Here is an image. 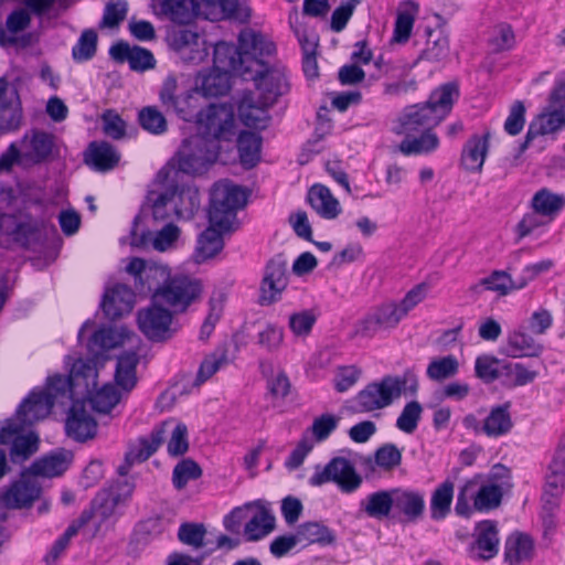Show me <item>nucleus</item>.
<instances>
[{
	"instance_id": "25",
	"label": "nucleus",
	"mask_w": 565,
	"mask_h": 565,
	"mask_svg": "<svg viewBox=\"0 0 565 565\" xmlns=\"http://www.w3.org/2000/svg\"><path fill=\"white\" fill-rule=\"evenodd\" d=\"M393 509L404 516L405 522L418 521L425 512L424 494L408 489H393Z\"/></svg>"
},
{
	"instance_id": "26",
	"label": "nucleus",
	"mask_w": 565,
	"mask_h": 565,
	"mask_svg": "<svg viewBox=\"0 0 565 565\" xmlns=\"http://www.w3.org/2000/svg\"><path fill=\"white\" fill-rule=\"evenodd\" d=\"M98 377V373L96 372V379ZM75 395H81L85 397H89L93 408L97 413L108 414L110 411L119 403L120 394L117 388L110 384L106 383L100 388H98V382L96 381V385L84 392L83 387L77 390H70V398H73Z\"/></svg>"
},
{
	"instance_id": "46",
	"label": "nucleus",
	"mask_w": 565,
	"mask_h": 565,
	"mask_svg": "<svg viewBox=\"0 0 565 565\" xmlns=\"http://www.w3.org/2000/svg\"><path fill=\"white\" fill-rule=\"evenodd\" d=\"M454 489V482L447 479L433 491L430 498V516L433 520H443L450 513Z\"/></svg>"
},
{
	"instance_id": "53",
	"label": "nucleus",
	"mask_w": 565,
	"mask_h": 565,
	"mask_svg": "<svg viewBox=\"0 0 565 565\" xmlns=\"http://www.w3.org/2000/svg\"><path fill=\"white\" fill-rule=\"evenodd\" d=\"M439 145V139L436 134L431 130H424L418 138H405L399 143V150L404 154H418L423 152H430L435 150Z\"/></svg>"
},
{
	"instance_id": "43",
	"label": "nucleus",
	"mask_w": 565,
	"mask_h": 565,
	"mask_svg": "<svg viewBox=\"0 0 565 565\" xmlns=\"http://www.w3.org/2000/svg\"><path fill=\"white\" fill-rule=\"evenodd\" d=\"M159 7L161 13L172 22L186 24L195 17L198 2L195 0H162Z\"/></svg>"
},
{
	"instance_id": "31",
	"label": "nucleus",
	"mask_w": 565,
	"mask_h": 565,
	"mask_svg": "<svg viewBox=\"0 0 565 565\" xmlns=\"http://www.w3.org/2000/svg\"><path fill=\"white\" fill-rule=\"evenodd\" d=\"M170 422H163L161 426L154 428L149 437H141L138 444L130 447L126 454L125 461L129 465L135 462H143L148 460L159 448L164 439L166 427Z\"/></svg>"
},
{
	"instance_id": "44",
	"label": "nucleus",
	"mask_w": 565,
	"mask_h": 565,
	"mask_svg": "<svg viewBox=\"0 0 565 565\" xmlns=\"http://www.w3.org/2000/svg\"><path fill=\"white\" fill-rule=\"evenodd\" d=\"M18 99L17 90L11 92V97H8V82L4 78H0V113L2 120L0 122V129L12 130L19 127L21 119V111L18 108V104L13 106L12 97Z\"/></svg>"
},
{
	"instance_id": "33",
	"label": "nucleus",
	"mask_w": 565,
	"mask_h": 565,
	"mask_svg": "<svg viewBox=\"0 0 565 565\" xmlns=\"http://www.w3.org/2000/svg\"><path fill=\"white\" fill-rule=\"evenodd\" d=\"M263 105V99L255 102L250 92L245 93L238 103V115L243 124L255 129H265L267 127L269 116L267 108Z\"/></svg>"
},
{
	"instance_id": "6",
	"label": "nucleus",
	"mask_w": 565,
	"mask_h": 565,
	"mask_svg": "<svg viewBox=\"0 0 565 565\" xmlns=\"http://www.w3.org/2000/svg\"><path fill=\"white\" fill-rule=\"evenodd\" d=\"M220 145L195 134L183 140L178 151V168L188 174L204 172L218 157Z\"/></svg>"
},
{
	"instance_id": "29",
	"label": "nucleus",
	"mask_w": 565,
	"mask_h": 565,
	"mask_svg": "<svg viewBox=\"0 0 565 565\" xmlns=\"http://www.w3.org/2000/svg\"><path fill=\"white\" fill-rule=\"evenodd\" d=\"M119 159V152L107 141H93L85 152V163L100 172L114 169Z\"/></svg>"
},
{
	"instance_id": "50",
	"label": "nucleus",
	"mask_w": 565,
	"mask_h": 565,
	"mask_svg": "<svg viewBox=\"0 0 565 565\" xmlns=\"http://www.w3.org/2000/svg\"><path fill=\"white\" fill-rule=\"evenodd\" d=\"M171 276L170 269L166 265L149 264L147 267L143 279L139 281L136 287L138 292H151L152 296L167 284Z\"/></svg>"
},
{
	"instance_id": "9",
	"label": "nucleus",
	"mask_w": 565,
	"mask_h": 565,
	"mask_svg": "<svg viewBox=\"0 0 565 565\" xmlns=\"http://www.w3.org/2000/svg\"><path fill=\"white\" fill-rule=\"evenodd\" d=\"M173 204L174 214L179 220H190L200 207L199 193L192 190H181L178 192L175 183H169L162 193H160L152 205V214L156 220H167L169 213L167 206Z\"/></svg>"
},
{
	"instance_id": "11",
	"label": "nucleus",
	"mask_w": 565,
	"mask_h": 565,
	"mask_svg": "<svg viewBox=\"0 0 565 565\" xmlns=\"http://www.w3.org/2000/svg\"><path fill=\"white\" fill-rule=\"evenodd\" d=\"M201 291L199 280L184 275L170 276L167 284L153 295V302L167 305L175 312H183L200 297Z\"/></svg>"
},
{
	"instance_id": "49",
	"label": "nucleus",
	"mask_w": 565,
	"mask_h": 565,
	"mask_svg": "<svg viewBox=\"0 0 565 565\" xmlns=\"http://www.w3.org/2000/svg\"><path fill=\"white\" fill-rule=\"evenodd\" d=\"M363 511L374 519L382 520L387 518L393 509V490L376 491L367 495L361 503Z\"/></svg>"
},
{
	"instance_id": "64",
	"label": "nucleus",
	"mask_w": 565,
	"mask_h": 565,
	"mask_svg": "<svg viewBox=\"0 0 565 565\" xmlns=\"http://www.w3.org/2000/svg\"><path fill=\"white\" fill-rule=\"evenodd\" d=\"M128 4L125 0H110L104 10L99 28H117L126 18Z\"/></svg>"
},
{
	"instance_id": "8",
	"label": "nucleus",
	"mask_w": 565,
	"mask_h": 565,
	"mask_svg": "<svg viewBox=\"0 0 565 565\" xmlns=\"http://www.w3.org/2000/svg\"><path fill=\"white\" fill-rule=\"evenodd\" d=\"M328 482L335 483L344 493H351L360 488L362 477L349 459L334 457L324 467L316 466L315 473L309 479V483L313 487Z\"/></svg>"
},
{
	"instance_id": "17",
	"label": "nucleus",
	"mask_w": 565,
	"mask_h": 565,
	"mask_svg": "<svg viewBox=\"0 0 565 565\" xmlns=\"http://www.w3.org/2000/svg\"><path fill=\"white\" fill-rule=\"evenodd\" d=\"M40 494L41 484L29 470H25L19 480L1 493L0 510L29 508L39 499Z\"/></svg>"
},
{
	"instance_id": "60",
	"label": "nucleus",
	"mask_w": 565,
	"mask_h": 565,
	"mask_svg": "<svg viewBox=\"0 0 565 565\" xmlns=\"http://www.w3.org/2000/svg\"><path fill=\"white\" fill-rule=\"evenodd\" d=\"M140 126L153 135H161L167 131V120L161 111L153 106L143 107L138 115Z\"/></svg>"
},
{
	"instance_id": "27",
	"label": "nucleus",
	"mask_w": 565,
	"mask_h": 565,
	"mask_svg": "<svg viewBox=\"0 0 565 565\" xmlns=\"http://www.w3.org/2000/svg\"><path fill=\"white\" fill-rule=\"evenodd\" d=\"M73 460V454L66 449H58L35 460L28 469L34 478H53L64 473Z\"/></svg>"
},
{
	"instance_id": "4",
	"label": "nucleus",
	"mask_w": 565,
	"mask_h": 565,
	"mask_svg": "<svg viewBox=\"0 0 565 565\" xmlns=\"http://www.w3.org/2000/svg\"><path fill=\"white\" fill-rule=\"evenodd\" d=\"M196 134L207 140L231 141L235 136V114L232 105L211 104L196 115Z\"/></svg>"
},
{
	"instance_id": "13",
	"label": "nucleus",
	"mask_w": 565,
	"mask_h": 565,
	"mask_svg": "<svg viewBox=\"0 0 565 565\" xmlns=\"http://www.w3.org/2000/svg\"><path fill=\"white\" fill-rule=\"evenodd\" d=\"M137 321L140 331L153 342L167 341L177 332L172 312L158 302L139 310Z\"/></svg>"
},
{
	"instance_id": "45",
	"label": "nucleus",
	"mask_w": 565,
	"mask_h": 565,
	"mask_svg": "<svg viewBox=\"0 0 565 565\" xmlns=\"http://www.w3.org/2000/svg\"><path fill=\"white\" fill-rule=\"evenodd\" d=\"M297 537L300 543L332 545L335 542V534L327 525L309 521L300 524L297 529Z\"/></svg>"
},
{
	"instance_id": "15",
	"label": "nucleus",
	"mask_w": 565,
	"mask_h": 565,
	"mask_svg": "<svg viewBox=\"0 0 565 565\" xmlns=\"http://www.w3.org/2000/svg\"><path fill=\"white\" fill-rule=\"evenodd\" d=\"M40 226L30 215L20 218L13 214H0V246L11 248L18 245L28 248Z\"/></svg>"
},
{
	"instance_id": "30",
	"label": "nucleus",
	"mask_w": 565,
	"mask_h": 565,
	"mask_svg": "<svg viewBox=\"0 0 565 565\" xmlns=\"http://www.w3.org/2000/svg\"><path fill=\"white\" fill-rule=\"evenodd\" d=\"M230 73L226 70L213 67L199 73L195 81V90L204 97L223 96L230 90Z\"/></svg>"
},
{
	"instance_id": "56",
	"label": "nucleus",
	"mask_w": 565,
	"mask_h": 565,
	"mask_svg": "<svg viewBox=\"0 0 565 565\" xmlns=\"http://www.w3.org/2000/svg\"><path fill=\"white\" fill-rule=\"evenodd\" d=\"M459 363L456 356L447 355L433 360L427 366V376L437 382L445 381L458 373Z\"/></svg>"
},
{
	"instance_id": "62",
	"label": "nucleus",
	"mask_w": 565,
	"mask_h": 565,
	"mask_svg": "<svg viewBox=\"0 0 565 565\" xmlns=\"http://www.w3.org/2000/svg\"><path fill=\"white\" fill-rule=\"evenodd\" d=\"M489 44L494 53L511 50L515 44V34L510 24L500 23L493 28Z\"/></svg>"
},
{
	"instance_id": "7",
	"label": "nucleus",
	"mask_w": 565,
	"mask_h": 565,
	"mask_svg": "<svg viewBox=\"0 0 565 565\" xmlns=\"http://www.w3.org/2000/svg\"><path fill=\"white\" fill-rule=\"evenodd\" d=\"M14 419L0 422V445H10L9 456L13 463H22L39 450L40 437Z\"/></svg>"
},
{
	"instance_id": "21",
	"label": "nucleus",
	"mask_w": 565,
	"mask_h": 565,
	"mask_svg": "<svg viewBox=\"0 0 565 565\" xmlns=\"http://www.w3.org/2000/svg\"><path fill=\"white\" fill-rule=\"evenodd\" d=\"M135 305V292L125 284L116 282L105 289L102 309L110 320L130 313Z\"/></svg>"
},
{
	"instance_id": "19",
	"label": "nucleus",
	"mask_w": 565,
	"mask_h": 565,
	"mask_svg": "<svg viewBox=\"0 0 565 565\" xmlns=\"http://www.w3.org/2000/svg\"><path fill=\"white\" fill-rule=\"evenodd\" d=\"M246 508L254 510L253 515L244 526L246 541L256 542L270 534L276 526V519L269 504L263 500L246 503Z\"/></svg>"
},
{
	"instance_id": "37",
	"label": "nucleus",
	"mask_w": 565,
	"mask_h": 565,
	"mask_svg": "<svg viewBox=\"0 0 565 565\" xmlns=\"http://www.w3.org/2000/svg\"><path fill=\"white\" fill-rule=\"evenodd\" d=\"M475 547L478 551V557L484 561L491 559L498 554V527L493 521H482L477 525Z\"/></svg>"
},
{
	"instance_id": "23",
	"label": "nucleus",
	"mask_w": 565,
	"mask_h": 565,
	"mask_svg": "<svg viewBox=\"0 0 565 565\" xmlns=\"http://www.w3.org/2000/svg\"><path fill=\"white\" fill-rule=\"evenodd\" d=\"M205 41L191 30H180L173 34V45L181 58L191 64L203 62L209 55Z\"/></svg>"
},
{
	"instance_id": "52",
	"label": "nucleus",
	"mask_w": 565,
	"mask_h": 565,
	"mask_svg": "<svg viewBox=\"0 0 565 565\" xmlns=\"http://www.w3.org/2000/svg\"><path fill=\"white\" fill-rule=\"evenodd\" d=\"M484 289L497 291L502 296L508 295L512 290L522 289L525 287L524 280L520 278L512 279V277L503 270H494L489 277L482 279Z\"/></svg>"
},
{
	"instance_id": "48",
	"label": "nucleus",
	"mask_w": 565,
	"mask_h": 565,
	"mask_svg": "<svg viewBox=\"0 0 565 565\" xmlns=\"http://www.w3.org/2000/svg\"><path fill=\"white\" fill-rule=\"evenodd\" d=\"M225 231L226 230H221L217 225L210 223V226L203 231L198 238V257L204 260L220 253L224 245L222 233Z\"/></svg>"
},
{
	"instance_id": "41",
	"label": "nucleus",
	"mask_w": 565,
	"mask_h": 565,
	"mask_svg": "<svg viewBox=\"0 0 565 565\" xmlns=\"http://www.w3.org/2000/svg\"><path fill=\"white\" fill-rule=\"evenodd\" d=\"M543 345L524 331L515 330L509 334L505 353L511 358L539 356Z\"/></svg>"
},
{
	"instance_id": "16",
	"label": "nucleus",
	"mask_w": 565,
	"mask_h": 565,
	"mask_svg": "<svg viewBox=\"0 0 565 565\" xmlns=\"http://www.w3.org/2000/svg\"><path fill=\"white\" fill-rule=\"evenodd\" d=\"M395 381L384 376L380 382L367 384L352 399L351 409L355 413H370L387 407L396 398Z\"/></svg>"
},
{
	"instance_id": "39",
	"label": "nucleus",
	"mask_w": 565,
	"mask_h": 565,
	"mask_svg": "<svg viewBox=\"0 0 565 565\" xmlns=\"http://www.w3.org/2000/svg\"><path fill=\"white\" fill-rule=\"evenodd\" d=\"M513 422L510 414V403L492 407L484 418L481 431L488 437H500L510 433Z\"/></svg>"
},
{
	"instance_id": "36",
	"label": "nucleus",
	"mask_w": 565,
	"mask_h": 565,
	"mask_svg": "<svg viewBox=\"0 0 565 565\" xmlns=\"http://www.w3.org/2000/svg\"><path fill=\"white\" fill-rule=\"evenodd\" d=\"M308 202L323 218L333 220L341 213L339 201L322 184H315L308 192Z\"/></svg>"
},
{
	"instance_id": "38",
	"label": "nucleus",
	"mask_w": 565,
	"mask_h": 565,
	"mask_svg": "<svg viewBox=\"0 0 565 565\" xmlns=\"http://www.w3.org/2000/svg\"><path fill=\"white\" fill-rule=\"evenodd\" d=\"M139 364V355L135 351H125L117 359L115 382L125 392H130L137 384L136 369Z\"/></svg>"
},
{
	"instance_id": "1",
	"label": "nucleus",
	"mask_w": 565,
	"mask_h": 565,
	"mask_svg": "<svg viewBox=\"0 0 565 565\" xmlns=\"http://www.w3.org/2000/svg\"><path fill=\"white\" fill-rule=\"evenodd\" d=\"M96 385V366L90 360H76L67 376L53 375L46 380L45 387H35L20 403L10 419L26 427L46 418L56 401L70 397V390L79 387L87 392Z\"/></svg>"
},
{
	"instance_id": "51",
	"label": "nucleus",
	"mask_w": 565,
	"mask_h": 565,
	"mask_svg": "<svg viewBox=\"0 0 565 565\" xmlns=\"http://www.w3.org/2000/svg\"><path fill=\"white\" fill-rule=\"evenodd\" d=\"M121 501L120 493H114L110 490H100L92 500V507L96 518L99 519L98 526L114 515L115 510Z\"/></svg>"
},
{
	"instance_id": "20",
	"label": "nucleus",
	"mask_w": 565,
	"mask_h": 565,
	"mask_svg": "<svg viewBox=\"0 0 565 565\" xmlns=\"http://www.w3.org/2000/svg\"><path fill=\"white\" fill-rule=\"evenodd\" d=\"M65 431L70 438L78 443L93 439L97 434V422L78 401L72 404L67 413Z\"/></svg>"
},
{
	"instance_id": "32",
	"label": "nucleus",
	"mask_w": 565,
	"mask_h": 565,
	"mask_svg": "<svg viewBox=\"0 0 565 565\" xmlns=\"http://www.w3.org/2000/svg\"><path fill=\"white\" fill-rule=\"evenodd\" d=\"M565 486V435L547 467L543 493L563 494Z\"/></svg>"
},
{
	"instance_id": "10",
	"label": "nucleus",
	"mask_w": 565,
	"mask_h": 565,
	"mask_svg": "<svg viewBox=\"0 0 565 565\" xmlns=\"http://www.w3.org/2000/svg\"><path fill=\"white\" fill-rule=\"evenodd\" d=\"M248 76L255 82L263 105L271 106L279 96L286 94L289 85L282 71L269 66L264 57H257L253 66H247Z\"/></svg>"
},
{
	"instance_id": "24",
	"label": "nucleus",
	"mask_w": 565,
	"mask_h": 565,
	"mask_svg": "<svg viewBox=\"0 0 565 565\" xmlns=\"http://www.w3.org/2000/svg\"><path fill=\"white\" fill-rule=\"evenodd\" d=\"M565 127V111L562 109H553L537 116L535 120H533L527 129L525 140L519 147L518 157L523 153L531 141L539 137L547 134H553L557 130H561Z\"/></svg>"
},
{
	"instance_id": "40",
	"label": "nucleus",
	"mask_w": 565,
	"mask_h": 565,
	"mask_svg": "<svg viewBox=\"0 0 565 565\" xmlns=\"http://www.w3.org/2000/svg\"><path fill=\"white\" fill-rule=\"evenodd\" d=\"M459 98V86L455 82L440 85L431 92L426 102L435 114L443 120L452 109Z\"/></svg>"
},
{
	"instance_id": "61",
	"label": "nucleus",
	"mask_w": 565,
	"mask_h": 565,
	"mask_svg": "<svg viewBox=\"0 0 565 565\" xmlns=\"http://www.w3.org/2000/svg\"><path fill=\"white\" fill-rule=\"evenodd\" d=\"M206 535V527L202 523H182L178 531V539L185 545L192 546L198 550L205 545L204 539Z\"/></svg>"
},
{
	"instance_id": "34",
	"label": "nucleus",
	"mask_w": 565,
	"mask_h": 565,
	"mask_svg": "<svg viewBox=\"0 0 565 565\" xmlns=\"http://www.w3.org/2000/svg\"><path fill=\"white\" fill-rule=\"evenodd\" d=\"M127 337L128 330L125 328L118 330L114 327H102L92 334L87 348L95 358H99L108 350L122 344Z\"/></svg>"
},
{
	"instance_id": "14",
	"label": "nucleus",
	"mask_w": 565,
	"mask_h": 565,
	"mask_svg": "<svg viewBox=\"0 0 565 565\" xmlns=\"http://www.w3.org/2000/svg\"><path fill=\"white\" fill-rule=\"evenodd\" d=\"M287 259L282 254L271 257L264 268V276L259 287V303L269 306L279 300L287 288L289 276Z\"/></svg>"
},
{
	"instance_id": "59",
	"label": "nucleus",
	"mask_w": 565,
	"mask_h": 565,
	"mask_svg": "<svg viewBox=\"0 0 565 565\" xmlns=\"http://www.w3.org/2000/svg\"><path fill=\"white\" fill-rule=\"evenodd\" d=\"M475 371L484 383H492L502 377L503 363L493 356L480 355L476 360Z\"/></svg>"
},
{
	"instance_id": "12",
	"label": "nucleus",
	"mask_w": 565,
	"mask_h": 565,
	"mask_svg": "<svg viewBox=\"0 0 565 565\" xmlns=\"http://www.w3.org/2000/svg\"><path fill=\"white\" fill-rule=\"evenodd\" d=\"M404 319L397 301H384L371 308L355 324V334L372 338L380 331H391L397 328Z\"/></svg>"
},
{
	"instance_id": "18",
	"label": "nucleus",
	"mask_w": 565,
	"mask_h": 565,
	"mask_svg": "<svg viewBox=\"0 0 565 565\" xmlns=\"http://www.w3.org/2000/svg\"><path fill=\"white\" fill-rule=\"evenodd\" d=\"M441 121L427 103L407 106L398 119L395 132L411 136L419 130H431Z\"/></svg>"
},
{
	"instance_id": "55",
	"label": "nucleus",
	"mask_w": 565,
	"mask_h": 565,
	"mask_svg": "<svg viewBox=\"0 0 565 565\" xmlns=\"http://www.w3.org/2000/svg\"><path fill=\"white\" fill-rule=\"evenodd\" d=\"M97 40L98 36L95 30H84L72 49L73 60L79 63L92 60L97 51Z\"/></svg>"
},
{
	"instance_id": "5",
	"label": "nucleus",
	"mask_w": 565,
	"mask_h": 565,
	"mask_svg": "<svg viewBox=\"0 0 565 565\" xmlns=\"http://www.w3.org/2000/svg\"><path fill=\"white\" fill-rule=\"evenodd\" d=\"M220 145L195 134L183 140L178 151V168L188 174L204 172L218 157Z\"/></svg>"
},
{
	"instance_id": "2",
	"label": "nucleus",
	"mask_w": 565,
	"mask_h": 565,
	"mask_svg": "<svg viewBox=\"0 0 565 565\" xmlns=\"http://www.w3.org/2000/svg\"><path fill=\"white\" fill-rule=\"evenodd\" d=\"M238 43V47L226 42L216 43L213 49V67L239 73L247 78V66H253L257 57L271 56L276 52L270 40L253 30L242 31Z\"/></svg>"
},
{
	"instance_id": "22",
	"label": "nucleus",
	"mask_w": 565,
	"mask_h": 565,
	"mask_svg": "<svg viewBox=\"0 0 565 565\" xmlns=\"http://www.w3.org/2000/svg\"><path fill=\"white\" fill-rule=\"evenodd\" d=\"M109 54L117 63L128 62L130 68L136 72H145L156 65L154 56L149 50L138 45L130 46L125 41L115 43L110 47Z\"/></svg>"
},
{
	"instance_id": "35",
	"label": "nucleus",
	"mask_w": 565,
	"mask_h": 565,
	"mask_svg": "<svg viewBox=\"0 0 565 565\" xmlns=\"http://www.w3.org/2000/svg\"><path fill=\"white\" fill-rule=\"evenodd\" d=\"M534 555V542L523 533L511 534L504 544V561L509 565H520L529 562Z\"/></svg>"
},
{
	"instance_id": "57",
	"label": "nucleus",
	"mask_w": 565,
	"mask_h": 565,
	"mask_svg": "<svg viewBox=\"0 0 565 565\" xmlns=\"http://www.w3.org/2000/svg\"><path fill=\"white\" fill-rule=\"evenodd\" d=\"M537 376L536 371L529 370L521 363H503L502 377L504 384L523 386L532 383Z\"/></svg>"
},
{
	"instance_id": "58",
	"label": "nucleus",
	"mask_w": 565,
	"mask_h": 565,
	"mask_svg": "<svg viewBox=\"0 0 565 565\" xmlns=\"http://www.w3.org/2000/svg\"><path fill=\"white\" fill-rule=\"evenodd\" d=\"M202 476L201 467L192 459H183L173 469L172 482L175 489H183L189 481Z\"/></svg>"
},
{
	"instance_id": "63",
	"label": "nucleus",
	"mask_w": 565,
	"mask_h": 565,
	"mask_svg": "<svg viewBox=\"0 0 565 565\" xmlns=\"http://www.w3.org/2000/svg\"><path fill=\"white\" fill-rule=\"evenodd\" d=\"M422 413L423 407L417 401L407 403L396 420V427L406 434L414 433L417 428Z\"/></svg>"
},
{
	"instance_id": "47",
	"label": "nucleus",
	"mask_w": 565,
	"mask_h": 565,
	"mask_svg": "<svg viewBox=\"0 0 565 565\" xmlns=\"http://www.w3.org/2000/svg\"><path fill=\"white\" fill-rule=\"evenodd\" d=\"M262 138L253 131H242L237 137V149L242 164L250 169L260 159Z\"/></svg>"
},
{
	"instance_id": "3",
	"label": "nucleus",
	"mask_w": 565,
	"mask_h": 565,
	"mask_svg": "<svg viewBox=\"0 0 565 565\" xmlns=\"http://www.w3.org/2000/svg\"><path fill=\"white\" fill-rule=\"evenodd\" d=\"M247 201L242 186L230 181L216 182L211 191L209 222L221 230H230L238 209Z\"/></svg>"
},
{
	"instance_id": "28",
	"label": "nucleus",
	"mask_w": 565,
	"mask_h": 565,
	"mask_svg": "<svg viewBox=\"0 0 565 565\" xmlns=\"http://www.w3.org/2000/svg\"><path fill=\"white\" fill-rule=\"evenodd\" d=\"M490 132L483 136L473 135L465 143L460 162L462 168L469 172H481L489 151Z\"/></svg>"
},
{
	"instance_id": "54",
	"label": "nucleus",
	"mask_w": 565,
	"mask_h": 565,
	"mask_svg": "<svg viewBox=\"0 0 565 565\" xmlns=\"http://www.w3.org/2000/svg\"><path fill=\"white\" fill-rule=\"evenodd\" d=\"M473 508L478 511H490L500 505L502 489L498 484H483L473 490Z\"/></svg>"
},
{
	"instance_id": "42",
	"label": "nucleus",
	"mask_w": 565,
	"mask_h": 565,
	"mask_svg": "<svg viewBox=\"0 0 565 565\" xmlns=\"http://www.w3.org/2000/svg\"><path fill=\"white\" fill-rule=\"evenodd\" d=\"M565 206V196L556 194L547 188H542L533 195L531 207L536 213L552 221Z\"/></svg>"
}]
</instances>
